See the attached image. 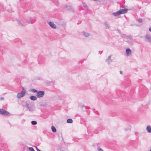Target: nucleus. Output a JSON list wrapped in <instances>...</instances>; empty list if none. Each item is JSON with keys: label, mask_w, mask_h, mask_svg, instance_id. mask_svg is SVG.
Wrapping results in <instances>:
<instances>
[{"label": "nucleus", "mask_w": 151, "mask_h": 151, "mask_svg": "<svg viewBox=\"0 0 151 151\" xmlns=\"http://www.w3.org/2000/svg\"><path fill=\"white\" fill-rule=\"evenodd\" d=\"M142 20L141 19H138V21L139 22H142Z\"/></svg>", "instance_id": "nucleus-19"}, {"label": "nucleus", "mask_w": 151, "mask_h": 151, "mask_svg": "<svg viewBox=\"0 0 151 151\" xmlns=\"http://www.w3.org/2000/svg\"><path fill=\"white\" fill-rule=\"evenodd\" d=\"M127 12V9H124L120 10L116 12H114L112 13V15L114 16H117L122 14H125Z\"/></svg>", "instance_id": "nucleus-1"}, {"label": "nucleus", "mask_w": 151, "mask_h": 151, "mask_svg": "<svg viewBox=\"0 0 151 151\" xmlns=\"http://www.w3.org/2000/svg\"><path fill=\"white\" fill-rule=\"evenodd\" d=\"M45 93L43 91H39L37 92V96L38 98L42 97L44 95Z\"/></svg>", "instance_id": "nucleus-3"}, {"label": "nucleus", "mask_w": 151, "mask_h": 151, "mask_svg": "<svg viewBox=\"0 0 151 151\" xmlns=\"http://www.w3.org/2000/svg\"><path fill=\"white\" fill-rule=\"evenodd\" d=\"M146 129L148 132L151 133V127L150 126H148L146 128Z\"/></svg>", "instance_id": "nucleus-7"}, {"label": "nucleus", "mask_w": 151, "mask_h": 151, "mask_svg": "<svg viewBox=\"0 0 151 151\" xmlns=\"http://www.w3.org/2000/svg\"><path fill=\"white\" fill-rule=\"evenodd\" d=\"M98 151H103V150L101 148H99L98 149Z\"/></svg>", "instance_id": "nucleus-21"}, {"label": "nucleus", "mask_w": 151, "mask_h": 151, "mask_svg": "<svg viewBox=\"0 0 151 151\" xmlns=\"http://www.w3.org/2000/svg\"><path fill=\"white\" fill-rule=\"evenodd\" d=\"M4 112H3V115L6 116H8L9 115L10 113L7 111L4 110Z\"/></svg>", "instance_id": "nucleus-8"}, {"label": "nucleus", "mask_w": 151, "mask_h": 151, "mask_svg": "<svg viewBox=\"0 0 151 151\" xmlns=\"http://www.w3.org/2000/svg\"><path fill=\"white\" fill-rule=\"evenodd\" d=\"M25 93L26 90L23 88V90L21 92L18 93L17 94V97L19 99L21 97H23L25 95Z\"/></svg>", "instance_id": "nucleus-2"}, {"label": "nucleus", "mask_w": 151, "mask_h": 151, "mask_svg": "<svg viewBox=\"0 0 151 151\" xmlns=\"http://www.w3.org/2000/svg\"><path fill=\"white\" fill-rule=\"evenodd\" d=\"M104 24L105 26V28L106 29H109L110 28V26L109 24L106 22H105L104 23Z\"/></svg>", "instance_id": "nucleus-6"}, {"label": "nucleus", "mask_w": 151, "mask_h": 151, "mask_svg": "<svg viewBox=\"0 0 151 151\" xmlns=\"http://www.w3.org/2000/svg\"><path fill=\"white\" fill-rule=\"evenodd\" d=\"M31 91H32V92H34V93L37 92V91L36 90H35V89H31Z\"/></svg>", "instance_id": "nucleus-17"}, {"label": "nucleus", "mask_w": 151, "mask_h": 151, "mask_svg": "<svg viewBox=\"0 0 151 151\" xmlns=\"http://www.w3.org/2000/svg\"><path fill=\"white\" fill-rule=\"evenodd\" d=\"M31 123L32 125H36L37 124V122L35 121H32L31 122Z\"/></svg>", "instance_id": "nucleus-16"}, {"label": "nucleus", "mask_w": 151, "mask_h": 151, "mask_svg": "<svg viewBox=\"0 0 151 151\" xmlns=\"http://www.w3.org/2000/svg\"><path fill=\"white\" fill-rule=\"evenodd\" d=\"M65 7L67 9L69 10H70L71 9V7L69 6H65Z\"/></svg>", "instance_id": "nucleus-14"}, {"label": "nucleus", "mask_w": 151, "mask_h": 151, "mask_svg": "<svg viewBox=\"0 0 151 151\" xmlns=\"http://www.w3.org/2000/svg\"><path fill=\"white\" fill-rule=\"evenodd\" d=\"M83 35L86 37H88L90 35V34L89 33H88L87 32H83Z\"/></svg>", "instance_id": "nucleus-10"}, {"label": "nucleus", "mask_w": 151, "mask_h": 151, "mask_svg": "<svg viewBox=\"0 0 151 151\" xmlns=\"http://www.w3.org/2000/svg\"><path fill=\"white\" fill-rule=\"evenodd\" d=\"M48 24L52 28L54 29H56V25L53 22H49L48 23Z\"/></svg>", "instance_id": "nucleus-4"}, {"label": "nucleus", "mask_w": 151, "mask_h": 151, "mask_svg": "<svg viewBox=\"0 0 151 151\" xmlns=\"http://www.w3.org/2000/svg\"><path fill=\"white\" fill-rule=\"evenodd\" d=\"M93 0L95 1H97L98 0Z\"/></svg>", "instance_id": "nucleus-26"}, {"label": "nucleus", "mask_w": 151, "mask_h": 151, "mask_svg": "<svg viewBox=\"0 0 151 151\" xmlns=\"http://www.w3.org/2000/svg\"><path fill=\"white\" fill-rule=\"evenodd\" d=\"M4 110L3 109H0V114H3Z\"/></svg>", "instance_id": "nucleus-15"}, {"label": "nucleus", "mask_w": 151, "mask_h": 151, "mask_svg": "<svg viewBox=\"0 0 151 151\" xmlns=\"http://www.w3.org/2000/svg\"><path fill=\"white\" fill-rule=\"evenodd\" d=\"M150 151H151V149L150 150Z\"/></svg>", "instance_id": "nucleus-27"}, {"label": "nucleus", "mask_w": 151, "mask_h": 151, "mask_svg": "<svg viewBox=\"0 0 151 151\" xmlns=\"http://www.w3.org/2000/svg\"><path fill=\"white\" fill-rule=\"evenodd\" d=\"M51 129L52 131L53 132H56V129L54 126L52 127Z\"/></svg>", "instance_id": "nucleus-13"}, {"label": "nucleus", "mask_w": 151, "mask_h": 151, "mask_svg": "<svg viewBox=\"0 0 151 151\" xmlns=\"http://www.w3.org/2000/svg\"><path fill=\"white\" fill-rule=\"evenodd\" d=\"M126 53L127 56H129L131 53V51L130 49L127 48L126 50Z\"/></svg>", "instance_id": "nucleus-5"}, {"label": "nucleus", "mask_w": 151, "mask_h": 151, "mask_svg": "<svg viewBox=\"0 0 151 151\" xmlns=\"http://www.w3.org/2000/svg\"><path fill=\"white\" fill-rule=\"evenodd\" d=\"M30 99L32 100H37V97L34 96H32L30 97Z\"/></svg>", "instance_id": "nucleus-11"}, {"label": "nucleus", "mask_w": 151, "mask_h": 151, "mask_svg": "<svg viewBox=\"0 0 151 151\" xmlns=\"http://www.w3.org/2000/svg\"><path fill=\"white\" fill-rule=\"evenodd\" d=\"M35 148H36L37 150V151H41L39 149H38L36 147H35Z\"/></svg>", "instance_id": "nucleus-22"}, {"label": "nucleus", "mask_w": 151, "mask_h": 151, "mask_svg": "<svg viewBox=\"0 0 151 151\" xmlns=\"http://www.w3.org/2000/svg\"><path fill=\"white\" fill-rule=\"evenodd\" d=\"M82 5L83 7L85 9H88V6L87 4L85 3H82Z\"/></svg>", "instance_id": "nucleus-9"}, {"label": "nucleus", "mask_w": 151, "mask_h": 151, "mask_svg": "<svg viewBox=\"0 0 151 151\" xmlns=\"http://www.w3.org/2000/svg\"><path fill=\"white\" fill-rule=\"evenodd\" d=\"M4 99V98L3 97H1L0 98V99L1 100H3Z\"/></svg>", "instance_id": "nucleus-23"}, {"label": "nucleus", "mask_w": 151, "mask_h": 151, "mask_svg": "<svg viewBox=\"0 0 151 151\" xmlns=\"http://www.w3.org/2000/svg\"><path fill=\"white\" fill-rule=\"evenodd\" d=\"M67 122L68 123H72L73 122V120L71 119H67Z\"/></svg>", "instance_id": "nucleus-12"}, {"label": "nucleus", "mask_w": 151, "mask_h": 151, "mask_svg": "<svg viewBox=\"0 0 151 151\" xmlns=\"http://www.w3.org/2000/svg\"><path fill=\"white\" fill-rule=\"evenodd\" d=\"M149 31H150V32H151V28H149Z\"/></svg>", "instance_id": "nucleus-24"}, {"label": "nucleus", "mask_w": 151, "mask_h": 151, "mask_svg": "<svg viewBox=\"0 0 151 151\" xmlns=\"http://www.w3.org/2000/svg\"><path fill=\"white\" fill-rule=\"evenodd\" d=\"M120 73L121 74H122V71H120Z\"/></svg>", "instance_id": "nucleus-25"}, {"label": "nucleus", "mask_w": 151, "mask_h": 151, "mask_svg": "<svg viewBox=\"0 0 151 151\" xmlns=\"http://www.w3.org/2000/svg\"><path fill=\"white\" fill-rule=\"evenodd\" d=\"M29 151H35L34 149L32 147H29Z\"/></svg>", "instance_id": "nucleus-18"}, {"label": "nucleus", "mask_w": 151, "mask_h": 151, "mask_svg": "<svg viewBox=\"0 0 151 151\" xmlns=\"http://www.w3.org/2000/svg\"><path fill=\"white\" fill-rule=\"evenodd\" d=\"M19 24L20 26H23V25H22V24L21 23V22H19Z\"/></svg>", "instance_id": "nucleus-20"}]
</instances>
